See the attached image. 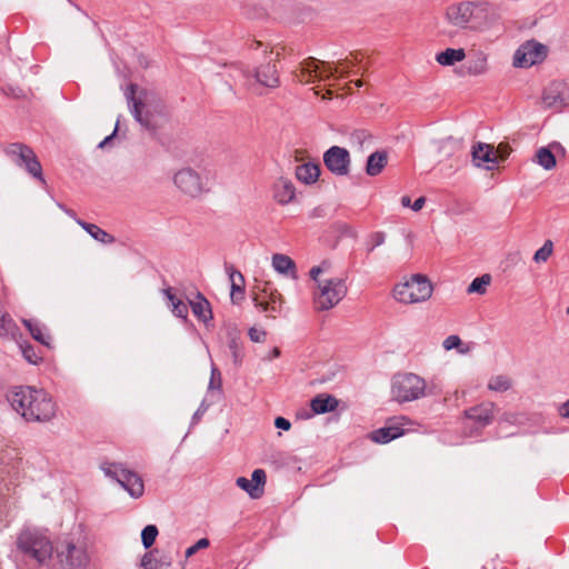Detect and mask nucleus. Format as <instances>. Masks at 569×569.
<instances>
[{"instance_id":"obj_1","label":"nucleus","mask_w":569,"mask_h":569,"mask_svg":"<svg viewBox=\"0 0 569 569\" xmlns=\"http://www.w3.org/2000/svg\"><path fill=\"white\" fill-rule=\"evenodd\" d=\"M8 401L28 422H48L57 412V405L46 390L29 386L14 387Z\"/></svg>"},{"instance_id":"obj_2","label":"nucleus","mask_w":569,"mask_h":569,"mask_svg":"<svg viewBox=\"0 0 569 569\" xmlns=\"http://www.w3.org/2000/svg\"><path fill=\"white\" fill-rule=\"evenodd\" d=\"M492 10L487 1H461L446 10V20L458 29L482 30L491 22Z\"/></svg>"},{"instance_id":"obj_3","label":"nucleus","mask_w":569,"mask_h":569,"mask_svg":"<svg viewBox=\"0 0 569 569\" xmlns=\"http://www.w3.org/2000/svg\"><path fill=\"white\" fill-rule=\"evenodd\" d=\"M17 550L26 561H32L37 567H43L52 558L53 546L50 539L36 528H24L17 537Z\"/></svg>"},{"instance_id":"obj_4","label":"nucleus","mask_w":569,"mask_h":569,"mask_svg":"<svg viewBox=\"0 0 569 569\" xmlns=\"http://www.w3.org/2000/svg\"><path fill=\"white\" fill-rule=\"evenodd\" d=\"M3 152L17 167L23 169L42 187H47L42 166L36 152L29 146L21 142L9 143L4 147Z\"/></svg>"},{"instance_id":"obj_5","label":"nucleus","mask_w":569,"mask_h":569,"mask_svg":"<svg viewBox=\"0 0 569 569\" xmlns=\"http://www.w3.org/2000/svg\"><path fill=\"white\" fill-rule=\"evenodd\" d=\"M432 292L433 286L430 280L421 273H416L395 287L393 297L400 303L412 305L429 300Z\"/></svg>"},{"instance_id":"obj_6","label":"nucleus","mask_w":569,"mask_h":569,"mask_svg":"<svg viewBox=\"0 0 569 569\" xmlns=\"http://www.w3.org/2000/svg\"><path fill=\"white\" fill-rule=\"evenodd\" d=\"M426 381L412 372H399L391 379V397L399 403L422 398L426 393Z\"/></svg>"},{"instance_id":"obj_7","label":"nucleus","mask_w":569,"mask_h":569,"mask_svg":"<svg viewBox=\"0 0 569 569\" xmlns=\"http://www.w3.org/2000/svg\"><path fill=\"white\" fill-rule=\"evenodd\" d=\"M100 469L106 477L117 481L133 499H139L144 493V482L140 475L126 468L122 463L103 461Z\"/></svg>"},{"instance_id":"obj_8","label":"nucleus","mask_w":569,"mask_h":569,"mask_svg":"<svg viewBox=\"0 0 569 569\" xmlns=\"http://www.w3.org/2000/svg\"><path fill=\"white\" fill-rule=\"evenodd\" d=\"M318 292L315 293V308L327 311L337 306L347 295V286L340 278L319 281Z\"/></svg>"},{"instance_id":"obj_9","label":"nucleus","mask_w":569,"mask_h":569,"mask_svg":"<svg viewBox=\"0 0 569 569\" xmlns=\"http://www.w3.org/2000/svg\"><path fill=\"white\" fill-rule=\"evenodd\" d=\"M174 186L184 194L197 198L210 190L208 178H202L190 167L178 170L173 176Z\"/></svg>"},{"instance_id":"obj_10","label":"nucleus","mask_w":569,"mask_h":569,"mask_svg":"<svg viewBox=\"0 0 569 569\" xmlns=\"http://www.w3.org/2000/svg\"><path fill=\"white\" fill-rule=\"evenodd\" d=\"M541 102L545 109L561 112L569 106V81H551L542 91Z\"/></svg>"},{"instance_id":"obj_11","label":"nucleus","mask_w":569,"mask_h":569,"mask_svg":"<svg viewBox=\"0 0 569 569\" xmlns=\"http://www.w3.org/2000/svg\"><path fill=\"white\" fill-rule=\"evenodd\" d=\"M547 56V48L535 41L529 40L522 43L515 52L513 66L518 68H529L543 61Z\"/></svg>"},{"instance_id":"obj_12","label":"nucleus","mask_w":569,"mask_h":569,"mask_svg":"<svg viewBox=\"0 0 569 569\" xmlns=\"http://www.w3.org/2000/svg\"><path fill=\"white\" fill-rule=\"evenodd\" d=\"M134 88L136 87L131 84L129 87L130 92L127 93L129 109L136 121L139 122L142 128L151 133H156L158 128L156 117L149 111L146 102L141 98L137 99L134 97Z\"/></svg>"},{"instance_id":"obj_13","label":"nucleus","mask_w":569,"mask_h":569,"mask_svg":"<svg viewBox=\"0 0 569 569\" xmlns=\"http://www.w3.org/2000/svg\"><path fill=\"white\" fill-rule=\"evenodd\" d=\"M58 558L62 569H86L89 565V556L83 545L67 542L64 548L58 551Z\"/></svg>"},{"instance_id":"obj_14","label":"nucleus","mask_w":569,"mask_h":569,"mask_svg":"<svg viewBox=\"0 0 569 569\" xmlns=\"http://www.w3.org/2000/svg\"><path fill=\"white\" fill-rule=\"evenodd\" d=\"M350 154L346 148L333 146L323 153V163L336 176H347L350 170Z\"/></svg>"},{"instance_id":"obj_15","label":"nucleus","mask_w":569,"mask_h":569,"mask_svg":"<svg viewBox=\"0 0 569 569\" xmlns=\"http://www.w3.org/2000/svg\"><path fill=\"white\" fill-rule=\"evenodd\" d=\"M496 412V403L485 401L465 410V417L471 420L478 429H482L492 423Z\"/></svg>"},{"instance_id":"obj_16","label":"nucleus","mask_w":569,"mask_h":569,"mask_svg":"<svg viewBox=\"0 0 569 569\" xmlns=\"http://www.w3.org/2000/svg\"><path fill=\"white\" fill-rule=\"evenodd\" d=\"M266 479L267 476L263 469H254L250 480L244 477H239L236 483L246 491L250 498L259 499L264 492Z\"/></svg>"},{"instance_id":"obj_17","label":"nucleus","mask_w":569,"mask_h":569,"mask_svg":"<svg viewBox=\"0 0 569 569\" xmlns=\"http://www.w3.org/2000/svg\"><path fill=\"white\" fill-rule=\"evenodd\" d=\"M189 307L193 316L206 327L212 325L213 315L210 302L201 292H197L194 300H189Z\"/></svg>"},{"instance_id":"obj_18","label":"nucleus","mask_w":569,"mask_h":569,"mask_svg":"<svg viewBox=\"0 0 569 569\" xmlns=\"http://www.w3.org/2000/svg\"><path fill=\"white\" fill-rule=\"evenodd\" d=\"M273 199L281 206L292 202L296 198V188L288 178H278L272 187Z\"/></svg>"},{"instance_id":"obj_19","label":"nucleus","mask_w":569,"mask_h":569,"mask_svg":"<svg viewBox=\"0 0 569 569\" xmlns=\"http://www.w3.org/2000/svg\"><path fill=\"white\" fill-rule=\"evenodd\" d=\"M471 154L477 167H483L487 170H491L497 164V158L493 156L492 148L487 143H476L472 147Z\"/></svg>"},{"instance_id":"obj_20","label":"nucleus","mask_w":569,"mask_h":569,"mask_svg":"<svg viewBox=\"0 0 569 569\" xmlns=\"http://www.w3.org/2000/svg\"><path fill=\"white\" fill-rule=\"evenodd\" d=\"M405 433L402 425L389 422L382 428H379L370 433V439L376 443H388Z\"/></svg>"},{"instance_id":"obj_21","label":"nucleus","mask_w":569,"mask_h":569,"mask_svg":"<svg viewBox=\"0 0 569 569\" xmlns=\"http://www.w3.org/2000/svg\"><path fill=\"white\" fill-rule=\"evenodd\" d=\"M256 81L267 88H277L280 84L276 64L270 62L261 64L254 72Z\"/></svg>"},{"instance_id":"obj_22","label":"nucleus","mask_w":569,"mask_h":569,"mask_svg":"<svg viewBox=\"0 0 569 569\" xmlns=\"http://www.w3.org/2000/svg\"><path fill=\"white\" fill-rule=\"evenodd\" d=\"M162 295L168 300V308L172 315L177 318L182 319L184 322L188 321L189 302L186 303L182 299L178 298L172 288L168 287L162 289Z\"/></svg>"},{"instance_id":"obj_23","label":"nucleus","mask_w":569,"mask_h":569,"mask_svg":"<svg viewBox=\"0 0 569 569\" xmlns=\"http://www.w3.org/2000/svg\"><path fill=\"white\" fill-rule=\"evenodd\" d=\"M22 323L30 332L31 337L41 345L50 348L51 336L47 327L36 319H22Z\"/></svg>"},{"instance_id":"obj_24","label":"nucleus","mask_w":569,"mask_h":569,"mask_svg":"<svg viewBox=\"0 0 569 569\" xmlns=\"http://www.w3.org/2000/svg\"><path fill=\"white\" fill-rule=\"evenodd\" d=\"M323 69L319 70V64L316 60L310 59L309 61L305 62L302 67V72H307L310 77L315 73V77H318L320 80H326L330 77H332L336 72H340L343 77L345 73L348 71H345V69L332 68L330 64L322 62Z\"/></svg>"},{"instance_id":"obj_25","label":"nucleus","mask_w":569,"mask_h":569,"mask_svg":"<svg viewBox=\"0 0 569 569\" xmlns=\"http://www.w3.org/2000/svg\"><path fill=\"white\" fill-rule=\"evenodd\" d=\"M273 269L283 276H289L291 279H297V267L295 261L287 254L274 253L271 258Z\"/></svg>"},{"instance_id":"obj_26","label":"nucleus","mask_w":569,"mask_h":569,"mask_svg":"<svg viewBox=\"0 0 569 569\" xmlns=\"http://www.w3.org/2000/svg\"><path fill=\"white\" fill-rule=\"evenodd\" d=\"M466 71L470 76H481L488 71V56L482 51H475L467 63Z\"/></svg>"},{"instance_id":"obj_27","label":"nucleus","mask_w":569,"mask_h":569,"mask_svg":"<svg viewBox=\"0 0 569 569\" xmlns=\"http://www.w3.org/2000/svg\"><path fill=\"white\" fill-rule=\"evenodd\" d=\"M388 163V152L385 150H377L372 152L366 163V173L369 177H376L382 172Z\"/></svg>"},{"instance_id":"obj_28","label":"nucleus","mask_w":569,"mask_h":569,"mask_svg":"<svg viewBox=\"0 0 569 569\" xmlns=\"http://www.w3.org/2000/svg\"><path fill=\"white\" fill-rule=\"evenodd\" d=\"M231 282L230 298L232 302H238L244 298V277L232 266L227 267Z\"/></svg>"},{"instance_id":"obj_29","label":"nucleus","mask_w":569,"mask_h":569,"mask_svg":"<svg viewBox=\"0 0 569 569\" xmlns=\"http://www.w3.org/2000/svg\"><path fill=\"white\" fill-rule=\"evenodd\" d=\"M550 148L555 150L563 151V147L560 143H552L550 147H541L537 150L536 161L539 166H541L545 170H551L556 167V157Z\"/></svg>"},{"instance_id":"obj_30","label":"nucleus","mask_w":569,"mask_h":569,"mask_svg":"<svg viewBox=\"0 0 569 569\" xmlns=\"http://www.w3.org/2000/svg\"><path fill=\"white\" fill-rule=\"evenodd\" d=\"M76 222L84 230L87 231L94 240L103 243V244H111L116 241V238L101 229L99 226L90 222H86L81 219H76Z\"/></svg>"},{"instance_id":"obj_31","label":"nucleus","mask_w":569,"mask_h":569,"mask_svg":"<svg viewBox=\"0 0 569 569\" xmlns=\"http://www.w3.org/2000/svg\"><path fill=\"white\" fill-rule=\"evenodd\" d=\"M320 176L319 164L307 162L296 168V177L305 184L315 183Z\"/></svg>"},{"instance_id":"obj_32","label":"nucleus","mask_w":569,"mask_h":569,"mask_svg":"<svg viewBox=\"0 0 569 569\" xmlns=\"http://www.w3.org/2000/svg\"><path fill=\"white\" fill-rule=\"evenodd\" d=\"M338 405L339 402L333 396L325 393L318 395L311 400V409L317 415L333 411Z\"/></svg>"},{"instance_id":"obj_33","label":"nucleus","mask_w":569,"mask_h":569,"mask_svg":"<svg viewBox=\"0 0 569 569\" xmlns=\"http://www.w3.org/2000/svg\"><path fill=\"white\" fill-rule=\"evenodd\" d=\"M466 58V52L462 48L453 49L447 48L445 51L437 53L436 61L441 66H453Z\"/></svg>"},{"instance_id":"obj_34","label":"nucleus","mask_w":569,"mask_h":569,"mask_svg":"<svg viewBox=\"0 0 569 569\" xmlns=\"http://www.w3.org/2000/svg\"><path fill=\"white\" fill-rule=\"evenodd\" d=\"M141 566L144 569H164L170 566V560L159 557V551L156 549L143 555Z\"/></svg>"},{"instance_id":"obj_35","label":"nucleus","mask_w":569,"mask_h":569,"mask_svg":"<svg viewBox=\"0 0 569 569\" xmlns=\"http://www.w3.org/2000/svg\"><path fill=\"white\" fill-rule=\"evenodd\" d=\"M17 331V323L10 315L0 311V338H14Z\"/></svg>"},{"instance_id":"obj_36","label":"nucleus","mask_w":569,"mask_h":569,"mask_svg":"<svg viewBox=\"0 0 569 569\" xmlns=\"http://www.w3.org/2000/svg\"><path fill=\"white\" fill-rule=\"evenodd\" d=\"M256 307L260 309V311L266 312L268 317L276 318L277 313L280 312L281 302H277V297L271 296V301H260L258 298H254Z\"/></svg>"},{"instance_id":"obj_37","label":"nucleus","mask_w":569,"mask_h":569,"mask_svg":"<svg viewBox=\"0 0 569 569\" xmlns=\"http://www.w3.org/2000/svg\"><path fill=\"white\" fill-rule=\"evenodd\" d=\"M490 282H491V276L489 273H485L480 277H477L469 284L467 292L485 295L487 292V288L490 284Z\"/></svg>"},{"instance_id":"obj_38","label":"nucleus","mask_w":569,"mask_h":569,"mask_svg":"<svg viewBox=\"0 0 569 569\" xmlns=\"http://www.w3.org/2000/svg\"><path fill=\"white\" fill-rule=\"evenodd\" d=\"M23 358L31 365H38L42 361V356L37 349L29 342H22L19 345Z\"/></svg>"},{"instance_id":"obj_39","label":"nucleus","mask_w":569,"mask_h":569,"mask_svg":"<svg viewBox=\"0 0 569 569\" xmlns=\"http://www.w3.org/2000/svg\"><path fill=\"white\" fill-rule=\"evenodd\" d=\"M158 528L154 525L146 526L141 531V542L144 549H149L158 537Z\"/></svg>"},{"instance_id":"obj_40","label":"nucleus","mask_w":569,"mask_h":569,"mask_svg":"<svg viewBox=\"0 0 569 569\" xmlns=\"http://www.w3.org/2000/svg\"><path fill=\"white\" fill-rule=\"evenodd\" d=\"M511 387L510 379L506 376H497L490 379L488 388L492 391L503 392Z\"/></svg>"},{"instance_id":"obj_41","label":"nucleus","mask_w":569,"mask_h":569,"mask_svg":"<svg viewBox=\"0 0 569 569\" xmlns=\"http://www.w3.org/2000/svg\"><path fill=\"white\" fill-rule=\"evenodd\" d=\"M386 234L382 231H376L369 234L367 239V251L372 252L377 247L383 244Z\"/></svg>"},{"instance_id":"obj_42","label":"nucleus","mask_w":569,"mask_h":569,"mask_svg":"<svg viewBox=\"0 0 569 569\" xmlns=\"http://www.w3.org/2000/svg\"><path fill=\"white\" fill-rule=\"evenodd\" d=\"M552 249H553V246H552V242L550 240H547L543 246L538 249L533 256V260L536 262H546L549 257L551 256L552 253Z\"/></svg>"},{"instance_id":"obj_43","label":"nucleus","mask_w":569,"mask_h":569,"mask_svg":"<svg viewBox=\"0 0 569 569\" xmlns=\"http://www.w3.org/2000/svg\"><path fill=\"white\" fill-rule=\"evenodd\" d=\"M222 388V378L219 369L214 366L211 368L210 380L208 385V389L221 391Z\"/></svg>"},{"instance_id":"obj_44","label":"nucleus","mask_w":569,"mask_h":569,"mask_svg":"<svg viewBox=\"0 0 569 569\" xmlns=\"http://www.w3.org/2000/svg\"><path fill=\"white\" fill-rule=\"evenodd\" d=\"M228 346L233 357L234 363L240 365L242 361L243 353L238 341L236 339H231Z\"/></svg>"},{"instance_id":"obj_45","label":"nucleus","mask_w":569,"mask_h":569,"mask_svg":"<svg viewBox=\"0 0 569 569\" xmlns=\"http://www.w3.org/2000/svg\"><path fill=\"white\" fill-rule=\"evenodd\" d=\"M209 545H210L209 539H207V538L199 539L194 545H192L191 547H189L186 550V557L189 558V557L193 556L198 550L204 549V548L209 547Z\"/></svg>"},{"instance_id":"obj_46","label":"nucleus","mask_w":569,"mask_h":569,"mask_svg":"<svg viewBox=\"0 0 569 569\" xmlns=\"http://www.w3.org/2000/svg\"><path fill=\"white\" fill-rule=\"evenodd\" d=\"M208 409H209V405L206 402V400H202L199 408L196 410V412L193 413V416L191 418V427L199 423L202 416L207 412Z\"/></svg>"},{"instance_id":"obj_47","label":"nucleus","mask_w":569,"mask_h":569,"mask_svg":"<svg viewBox=\"0 0 569 569\" xmlns=\"http://www.w3.org/2000/svg\"><path fill=\"white\" fill-rule=\"evenodd\" d=\"M329 266V262L323 261L321 264L312 267L309 271L310 278L319 284V274L327 270Z\"/></svg>"},{"instance_id":"obj_48","label":"nucleus","mask_w":569,"mask_h":569,"mask_svg":"<svg viewBox=\"0 0 569 569\" xmlns=\"http://www.w3.org/2000/svg\"><path fill=\"white\" fill-rule=\"evenodd\" d=\"M461 343V339L456 335H450L443 340V348L446 350H451L453 348H457Z\"/></svg>"},{"instance_id":"obj_49","label":"nucleus","mask_w":569,"mask_h":569,"mask_svg":"<svg viewBox=\"0 0 569 569\" xmlns=\"http://www.w3.org/2000/svg\"><path fill=\"white\" fill-rule=\"evenodd\" d=\"M248 335H249L250 340L253 342H262V341H264L266 336H267L266 331L258 330L256 328H250Z\"/></svg>"},{"instance_id":"obj_50","label":"nucleus","mask_w":569,"mask_h":569,"mask_svg":"<svg viewBox=\"0 0 569 569\" xmlns=\"http://www.w3.org/2000/svg\"><path fill=\"white\" fill-rule=\"evenodd\" d=\"M369 138H370V134L365 130H358L351 134V139L357 141L360 144H362L363 141H366Z\"/></svg>"},{"instance_id":"obj_51","label":"nucleus","mask_w":569,"mask_h":569,"mask_svg":"<svg viewBox=\"0 0 569 569\" xmlns=\"http://www.w3.org/2000/svg\"><path fill=\"white\" fill-rule=\"evenodd\" d=\"M274 426L278 428V429H281V430H289L290 427H291V423L288 419L283 418V417H277L276 420H274Z\"/></svg>"},{"instance_id":"obj_52","label":"nucleus","mask_w":569,"mask_h":569,"mask_svg":"<svg viewBox=\"0 0 569 569\" xmlns=\"http://www.w3.org/2000/svg\"><path fill=\"white\" fill-rule=\"evenodd\" d=\"M118 129H119V120L117 121L116 123V127H114V130L112 131L111 134H109L108 137H106L100 143H99V148H104L117 134L118 132Z\"/></svg>"},{"instance_id":"obj_53","label":"nucleus","mask_w":569,"mask_h":569,"mask_svg":"<svg viewBox=\"0 0 569 569\" xmlns=\"http://www.w3.org/2000/svg\"><path fill=\"white\" fill-rule=\"evenodd\" d=\"M426 203V198L425 197H419L412 204H411V209L413 211H419L422 209V207L425 206Z\"/></svg>"},{"instance_id":"obj_54","label":"nucleus","mask_w":569,"mask_h":569,"mask_svg":"<svg viewBox=\"0 0 569 569\" xmlns=\"http://www.w3.org/2000/svg\"><path fill=\"white\" fill-rule=\"evenodd\" d=\"M58 207H59V208H60V209H61L66 214H68L70 218H72L74 221H76V219H78V218H77V216H76V212H74L73 210H71V209L67 208L64 204H62V203H58Z\"/></svg>"},{"instance_id":"obj_55","label":"nucleus","mask_w":569,"mask_h":569,"mask_svg":"<svg viewBox=\"0 0 569 569\" xmlns=\"http://www.w3.org/2000/svg\"><path fill=\"white\" fill-rule=\"evenodd\" d=\"M560 416L563 418H569V399L561 406Z\"/></svg>"},{"instance_id":"obj_56","label":"nucleus","mask_w":569,"mask_h":569,"mask_svg":"<svg viewBox=\"0 0 569 569\" xmlns=\"http://www.w3.org/2000/svg\"><path fill=\"white\" fill-rule=\"evenodd\" d=\"M233 70L238 76H241L244 80H249V71L248 70H244L242 68H234Z\"/></svg>"},{"instance_id":"obj_57","label":"nucleus","mask_w":569,"mask_h":569,"mask_svg":"<svg viewBox=\"0 0 569 569\" xmlns=\"http://www.w3.org/2000/svg\"><path fill=\"white\" fill-rule=\"evenodd\" d=\"M401 204H402L403 207H406V208H407V207H410V208H411V200H410V197H409V196H403V197L401 198Z\"/></svg>"},{"instance_id":"obj_58","label":"nucleus","mask_w":569,"mask_h":569,"mask_svg":"<svg viewBox=\"0 0 569 569\" xmlns=\"http://www.w3.org/2000/svg\"><path fill=\"white\" fill-rule=\"evenodd\" d=\"M321 212H322L321 208H316V209H313L311 216L312 217H321L322 216Z\"/></svg>"},{"instance_id":"obj_59","label":"nucleus","mask_w":569,"mask_h":569,"mask_svg":"<svg viewBox=\"0 0 569 569\" xmlns=\"http://www.w3.org/2000/svg\"><path fill=\"white\" fill-rule=\"evenodd\" d=\"M272 356H273V357H279V356H280V350H279L278 348H274V349L272 350Z\"/></svg>"},{"instance_id":"obj_60","label":"nucleus","mask_w":569,"mask_h":569,"mask_svg":"<svg viewBox=\"0 0 569 569\" xmlns=\"http://www.w3.org/2000/svg\"><path fill=\"white\" fill-rule=\"evenodd\" d=\"M356 86L357 87H361L362 86V81L361 80L356 81Z\"/></svg>"},{"instance_id":"obj_61","label":"nucleus","mask_w":569,"mask_h":569,"mask_svg":"<svg viewBox=\"0 0 569 569\" xmlns=\"http://www.w3.org/2000/svg\"><path fill=\"white\" fill-rule=\"evenodd\" d=\"M445 34L452 37L453 34L451 32H443Z\"/></svg>"},{"instance_id":"obj_62","label":"nucleus","mask_w":569,"mask_h":569,"mask_svg":"<svg viewBox=\"0 0 569 569\" xmlns=\"http://www.w3.org/2000/svg\"><path fill=\"white\" fill-rule=\"evenodd\" d=\"M566 313H567V315H569V307H567V309H566Z\"/></svg>"}]
</instances>
